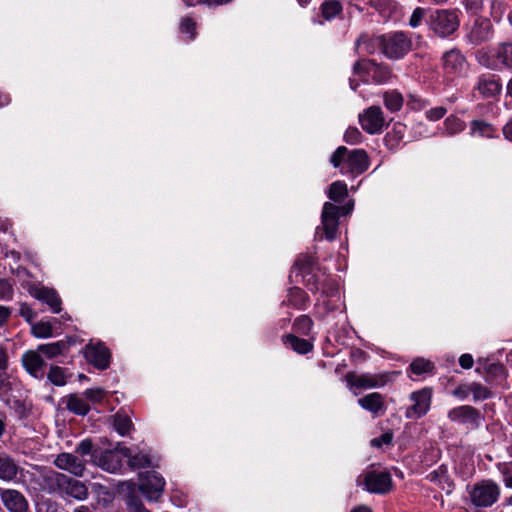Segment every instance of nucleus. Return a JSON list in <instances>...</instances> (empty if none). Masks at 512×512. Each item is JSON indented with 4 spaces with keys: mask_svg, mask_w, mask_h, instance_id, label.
I'll return each instance as SVG.
<instances>
[{
    "mask_svg": "<svg viewBox=\"0 0 512 512\" xmlns=\"http://www.w3.org/2000/svg\"><path fill=\"white\" fill-rule=\"evenodd\" d=\"M476 62L494 72H512V41H502L494 46L482 47L475 53Z\"/></svg>",
    "mask_w": 512,
    "mask_h": 512,
    "instance_id": "f257e3e1",
    "label": "nucleus"
},
{
    "mask_svg": "<svg viewBox=\"0 0 512 512\" xmlns=\"http://www.w3.org/2000/svg\"><path fill=\"white\" fill-rule=\"evenodd\" d=\"M335 168H340L344 175H360L369 167V158L365 150H348L345 146H339L330 158Z\"/></svg>",
    "mask_w": 512,
    "mask_h": 512,
    "instance_id": "f03ea898",
    "label": "nucleus"
},
{
    "mask_svg": "<svg viewBox=\"0 0 512 512\" xmlns=\"http://www.w3.org/2000/svg\"><path fill=\"white\" fill-rule=\"evenodd\" d=\"M380 51L390 60L404 58L412 49V40L403 31H393L377 37Z\"/></svg>",
    "mask_w": 512,
    "mask_h": 512,
    "instance_id": "7ed1b4c3",
    "label": "nucleus"
},
{
    "mask_svg": "<svg viewBox=\"0 0 512 512\" xmlns=\"http://www.w3.org/2000/svg\"><path fill=\"white\" fill-rule=\"evenodd\" d=\"M461 12L457 8L436 9L427 20L429 29L440 38H447L453 35L460 26Z\"/></svg>",
    "mask_w": 512,
    "mask_h": 512,
    "instance_id": "20e7f679",
    "label": "nucleus"
},
{
    "mask_svg": "<svg viewBox=\"0 0 512 512\" xmlns=\"http://www.w3.org/2000/svg\"><path fill=\"white\" fill-rule=\"evenodd\" d=\"M464 39L472 46H480L495 38V27L492 20L483 15H477L464 27Z\"/></svg>",
    "mask_w": 512,
    "mask_h": 512,
    "instance_id": "39448f33",
    "label": "nucleus"
},
{
    "mask_svg": "<svg viewBox=\"0 0 512 512\" xmlns=\"http://www.w3.org/2000/svg\"><path fill=\"white\" fill-rule=\"evenodd\" d=\"M45 479L52 491H58L77 500H85L88 497V490L83 482L63 473L51 472Z\"/></svg>",
    "mask_w": 512,
    "mask_h": 512,
    "instance_id": "423d86ee",
    "label": "nucleus"
},
{
    "mask_svg": "<svg viewBox=\"0 0 512 512\" xmlns=\"http://www.w3.org/2000/svg\"><path fill=\"white\" fill-rule=\"evenodd\" d=\"M353 204H346L344 206H336L331 202H325L321 214V229L324 232V236L327 240L332 241L336 237V233L339 226V218L341 215H347L351 212ZM320 227L317 228L316 235L321 239L319 235Z\"/></svg>",
    "mask_w": 512,
    "mask_h": 512,
    "instance_id": "0eeeda50",
    "label": "nucleus"
},
{
    "mask_svg": "<svg viewBox=\"0 0 512 512\" xmlns=\"http://www.w3.org/2000/svg\"><path fill=\"white\" fill-rule=\"evenodd\" d=\"M500 492V486L488 479L475 483L469 490V497L475 507L488 508L498 501Z\"/></svg>",
    "mask_w": 512,
    "mask_h": 512,
    "instance_id": "6e6552de",
    "label": "nucleus"
},
{
    "mask_svg": "<svg viewBox=\"0 0 512 512\" xmlns=\"http://www.w3.org/2000/svg\"><path fill=\"white\" fill-rule=\"evenodd\" d=\"M353 73L362 79L367 76L375 84H385L392 78V71L387 65L369 60L356 61L353 65Z\"/></svg>",
    "mask_w": 512,
    "mask_h": 512,
    "instance_id": "1a4fd4ad",
    "label": "nucleus"
},
{
    "mask_svg": "<svg viewBox=\"0 0 512 512\" xmlns=\"http://www.w3.org/2000/svg\"><path fill=\"white\" fill-rule=\"evenodd\" d=\"M123 447L118 445L115 449H100L93 454V464L109 473L119 472L125 459L122 453Z\"/></svg>",
    "mask_w": 512,
    "mask_h": 512,
    "instance_id": "9d476101",
    "label": "nucleus"
},
{
    "mask_svg": "<svg viewBox=\"0 0 512 512\" xmlns=\"http://www.w3.org/2000/svg\"><path fill=\"white\" fill-rule=\"evenodd\" d=\"M165 480L156 471L140 474L139 489L148 500H158L163 492Z\"/></svg>",
    "mask_w": 512,
    "mask_h": 512,
    "instance_id": "9b49d317",
    "label": "nucleus"
},
{
    "mask_svg": "<svg viewBox=\"0 0 512 512\" xmlns=\"http://www.w3.org/2000/svg\"><path fill=\"white\" fill-rule=\"evenodd\" d=\"M359 123L368 134H380L386 126L385 117L381 107L370 106L359 114Z\"/></svg>",
    "mask_w": 512,
    "mask_h": 512,
    "instance_id": "f8f14e48",
    "label": "nucleus"
},
{
    "mask_svg": "<svg viewBox=\"0 0 512 512\" xmlns=\"http://www.w3.org/2000/svg\"><path fill=\"white\" fill-rule=\"evenodd\" d=\"M447 417L452 422L468 425L471 428H478L483 420L479 410L469 405H462L449 410Z\"/></svg>",
    "mask_w": 512,
    "mask_h": 512,
    "instance_id": "ddd939ff",
    "label": "nucleus"
},
{
    "mask_svg": "<svg viewBox=\"0 0 512 512\" xmlns=\"http://www.w3.org/2000/svg\"><path fill=\"white\" fill-rule=\"evenodd\" d=\"M474 90L483 99L496 98L502 91L501 79L493 73H482L476 79Z\"/></svg>",
    "mask_w": 512,
    "mask_h": 512,
    "instance_id": "4468645a",
    "label": "nucleus"
},
{
    "mask_svg": "<svg viewBox=\"0 0 512 512\" xmlns=\"http://www.w3.org/2000/svg\"><path fill=\"white\" fill-rule=\"evenodd\" d=\"M431 398V390L427 388L412 392L410 399L413 402V405L407 408L405 412L406 418L419 419L424 416L430 409Z\"/></svg>",
    "mask_w": 512,
    "mask_h": 512,
    "instance_id": "2eb2a0df",
    "label": "nucleus"
},
{
    "mask_svg": "<svg viewBox=\"0 0 512 512\" xmlns=\"http://www.w3.org/2000/svg\"><path fill=\"white\" fill-rule=\"evenodd\" d=\"M86 360L99 370H105L110 365L111 354L103 343H89L85 347Z\"/></svg>",
    "mask_w": 512,
    "mask_h": 512,
    "instance_id": "dca6fc26",
    "label": "nucleus"
},
{
    "mask_svg": "<svg viewBox=\"0 0 512 512\" xmlns=\"http://www.w3.org/2000/svg\"><path fill=\"white\" fill-rule=\"evenodd\" d=\"M345 380L349 387L358 389H371L383 387L386 384V376L375 375L370 373L356 374L355 372H348L345 375Z\"/></svg>",
    "mask_w": 512,
    "mask_h": 512,
    "instance_id": "f3484780",
    "label": "nucleus"
},
{
    "mask_svg": "<svg viewBox=\"0 0 512 512\" xmlns=\"http://www.w3.org/2000/svg\"><path fill=\"white\" fill-rule=\"evenodd\" d=\"M391 475L384 471H369L364 475L365 489L371 493L383 494L390 490Z\"/></svg>",
    "mask_w": 512,
    "mask_h": 512,
    "instance_id": "a211bd4d",
    "label": "nucleus"
},
{
    "mask_svg": "<svg viewBox=\"0 0 512 512\" xmlns=\"http://www.w3.org/2000/svg\"><path fill=\"white\" fill-rule=\"evenodd\" d=\"M54 465L68 471L76 477H82L86 468V460L82 459L75 453H60L54 460Z\"/></svg>",
    "mask_w": 512,
    "mask_h": 512,
    "instance_id": "6ab92c4d",
    "label": "nucleus"
},
{
    "mask_svg": "<svg viewBox=\"0 0 512 512\" xmlns=\"http://www.w3.org/2000/svg\"><path fill=\"white\" fill-rule=\"evenodd\" d=\"M22 365L33 377L42 379L44 377L45 361L38 350H29L22 355Z\"/></svg>",
    "mask_w": 512,
    "mask_h": 512,
    "instance_id": "aec40b11",
    "label": "nucleus"
},
{
    "mask_svg": "<svg viewBox=\"0 0 512 512\" xmlns=\"http://www.w3.org/2000/svg\"><path fill=\"white\" fill-rule=\"evenodd\" d=\"M3 505L9 512H28L29 505L22 493L7 489L1 493Z\"/></svg>",
    "mask_w": 512,
    "mask_h": 512,
    "instance_id": "412c9836",
    "label": "nucleus"
},
{
    "mask_svg": "<svg viewBox=\"0 0 512 512\" xmlns=\"http://www.w3.org/2000/svg\"><path fill=\"white\" fill-rule=\"evenodd\" d=\"M31 295L42 303L47 304L53 313L61 311V298L54 289L37 286L30 290Z\"/></svg>",
    "mask_w": 512,
    "mask_h": 512,
    "instance_id": "4be33fe9",
    "label": "nucleus"
},
{
    "mask_svg": "<svg viewBox=\"0 0 512 512\" xmlns=\"http://www.w3.org/2000/svg\"><path fill=\"white\" fill-rule=\"evenodd\" d=\"M122 453L125 459H127L128 466L133 470L152 466L151 456L146 451L123 447Z\"/></svg>",
    "mask_w": 512,
    "mask_h": 512,
    "instance_id": "5701e85b",
    "label": "nucleus"
},
{
    "mask_svg": "<svg viewBox=\"0 0 512 512\" xmlns=\"http://www.w3.org/2000/svg\"><path fill=\"white\" fill-rule=\"evenodd\" d=\"M20 472V466L16 460L4 451H0V480L6 482L15 481Z\"/></svg>",
    "mask_w": 512,
    "mask_h": 512,
    "instance_id": "b1692460",
    "label": "nucleus"
},
{
    "mask_svg": "<svg viewBox=\"0 0 512 512\" xmlns=\"http://www.w3.org/2000/svg\"><path fill=\"white\" fill-rule=\"evenodd\" d=\"M358 404L374 416H378L385 412L384 397L378 392L369 393L358 399Z\"/></svg>",
    "mask_w": 512,
    "mask_h": 512,
    "instance_id": "393cba45",
    "label": "nucleus"
},
{
    "mask_svg": "<svg viewBox=\"0 0 512 512\" xmlns=\"http://www.w3.org/2000/svg\"><path fill=\"white\" fill-rule=\"evenodd\" d=\"M443 67L448 74L460 73L465 67V57L460 51L453 49L443 55Z\"/></svg>",
    "mask_w": 512,
    "mask_h": 512,
    "instance_id": "a878e982",
    "label": "nucleus"
},
{
    "mask_svg": "<svg viewBox=\"0 0 512 512\" xmlns=\"http://www.w3.org/2000/svg\"><path fill=\"white\" fill-rule=\"evenodd\" d=\"M283 304L293 306L299 310H304L309 304V296L303 289L293 287L289 289L287 299L283 301Z\"/></svg>",
    "mask_w": 512,
    "mask_h": 512,
    "instance_id": "bb28decb",
    "label": "nucleus"
},
{
    "mask_svg": "<svg viewBox=\"0 0 512 512\" xmlns=\"http://www.w3.org/2000/svg\"><path fill=\"white\" fill-rule=\"evenodd\" d=\"M69 349V344L63 340L41 344L38 345L37 350L40 352L42 357L52 360L62 354H64Z\"/></svg>",
    "mask_w": 512,
    "mask_h": 512,
    "instance_id": "cd10ccee",
    "label": "nucleus"
},
{
    "mask_svg": "<svg viewBox=\"0 0 512 512\" xmlns=\"http://www.w3.org/2000/svg\"><path fill=\"white\" fill-rule=\"evenodd\" d=\"M9 367V356L5 347L0 345V395L11 389L6 370Z\"/></svg>",
    "mask_w": 512,
    "mask_h": 512,
    "instance_id": "c85d7f7f",
    "label": "nucleus"
},
{
    "mask_svg": "<svg viewBox=\"0 0 512 512\" xmlns=\"http://www.w3.org/2000/svg\"><path fill=\"white\" fill-rule=\"evenodd\" d=\"M405 129V125L396 123L393 125L392 130L385 135L384 142L389 150H396L398 148L404 138Z\"/></svg>",
    "mask_w": 512,
    "mask_h": 512,
    "instance_id": "c756f323",
    "label": "nucleus"
},
{
    "mask_svg": "<svg viewBox=\"0 0 512 512\" xmlns=\"http://www.w3.org/2000/svg\"><path fill=\"white\" fill-rule=\"evenodd\" d=\"M283 341L286 346L291 347L299 354H307L313 349V345L310 341L299 338L293 334L283 336Z\"/></svg>",
    "mask_w": 512,
    "mask_h": 512,
    "instance_id": "7c9ffc66",
    "label": "nucleus"
},
{
    "mask_svg": "<svg viewBox=\"0 0 512 512\" xmlns=\"http://www.w3.org/2000/svg\"><path fill=\"white\" fill-rule=\"evenodd\" d=\"M385 107L391 112H398L403 107V95L396 89L388 90L383 94Z\"/></svg>",
    "mask_w": 512,
    "mask_h": 512,
    "instance_id": "2f4dec72",
    "label": "nucleus"
},
{
    "mask_svg": "<svg viewBox=\"0 0 512 512\" xmlns=\"http://www.w3.org/2000/svg\"><path fill=\"white\" fill-rule=\"evenodd\" d=\"M66 406L70 412L81 416L86 415L90 411L88 402L77 395H70Z\"/></svg>",
    "mask_w": 512,
    "mask_h": 512,
    "instance_id": "473e14b6",
    "label": "nucleus"
},
{
    "mask_svg": "<svg viewBox=\"0 0 512 512\" xmlns=\"http://www.w3.org/2000/svg\"><path fill=\"white\" fill-rule=\"evenodd\" d=\"M470 133L472 135L478 134L481 137L493 138L495 136V129L486 121L473 120L470 125Z\"/></svg>",
    "mask_w": 512,
    "mask_h": 512,
    "instance_id": "72a5a7b5",
    "label": "nucleus"
},
{
    "mask_svg": "<svg viewBox=\"0 0 512 512\" xmlns=\"http://www.w3.org/2000/svg\"><path fill=\"white\" fill-rule=\"evenodd\" d=\"M113 418H114L113 423H114L115 430L121 436L127 435L133 426L132 421L129 418V416L126 413L119 411L114 415Z\"/></svg>",
    "mask_w": 512,
    "mask_h": 512,
    "instance_id": "f704fd0d",
    "label": "nucleus"
},
{
    "mask_svg": "<svg viewBox=\"0 0 512 512\" xmlns=\"http://www.w3.org/2000/svg\"><path fill=\"white\" fill-rule=\"evenodd\" d=\"M322 16L332 20L342 12V4L338 0H327L321 4Z\"/></svg>",
    "mask_w": 512,
    "mask_h": 512,
    "instance_id": "c9c22d12",
    "label": "nucleus"
},
{
    "mask_svg": "<svg viewBox=\"0 0 512 512\" xmlns=\"http://www.w3.org/2000/svg\"><path fill=\"white\" fill-rule=\"evenodd\" d=\"M409 369L415 375H422L433 373L435 366L431 361L419 357L411 362Z\"/></svg>",
    "mask_w": 512,
    "mask_h": 512,
    "instance_id": "e433bc0d",
    "label": "nucleus"
},
{
    "mask_svg": "<svg viewBox=\"0 0 512 512\" xmlns=\"http://www.w3.org/2000/svg\"><path fill=\"white\" fill-rule=\"evenodd\" d=\"M507 10L505 0H491L489 5V14L492 22L500 23Z\"/></svg>",
    "mask_w": 512,
    "mask_h": 512,
    "instance_id": "4c0bfd02",
    "label": "nucleus"
},
{
    "mask_svg": "<svg viewBox=\"0 0 512 512\" xmlns=\"http://www.w3.org/2000/svg\"><path fill=\"white\" fill-rule=\"evenodd\" d=\"M347 185L343 181H336L329 187L328 197L335 201L341 202L347 196Z\"/></svg>",
    "mask_w": 512,
    "mask_h": 512,
    "instance_id": "58836bf2",
    "label": "nucleus"
},
{
    "mask_svg": "<svg viewBox=\"0 0 512 512\" xmlns=\"http://www.w3.org/2000/svg\"><path fill=\"white\" fill-rule=\"evenodd\" d=\"M315 265V258L311 255H300L294 263V268L303 276L310 274Z\"/></svg>",
    "mask_w": 512,
    "mask_h": 512,
    "instance_id": "ea45409f",
    "label": "nucleus"
},
{
    "mask_svg": "<svg viewBox=\"0 0 512 512\" xmlns=\"http://www.w3.org/2000/svg\"><path fill=\"white\" fill-rule=\"evenodd\" d=\"M32 334L36 338H49L53 336V326L48 321H39L32 325Z\"/></svg>",
    "mask_w": 512,
    "mask_h": 512,
    "instance_id": "a19ab883",
    "label": "nucleus"
},
{
    "mask_svg": "<svg viewBox=\"0 0 512 512\" xmlns=\"http://www.w3.org/2000/svg\"><path fill=\"white\" fill-rule=\"evenodd\" d=\"M445 131L448 135L453 136L465 129V123L458 117L449 116L444 121Z\"/></svg>",
    "mask_w": 512,
    "mask_h": 512,
    "instance_id": "79ce46f5",
    "label": "nucleus"
},
{
    "mask_svg": "<svg viewBox=\"0 0 512 512\" xmlns=\"http://www.w3.org/2000/svg\"><path fill=\"white\" fill-rule=\"evenodd\" d=\"M47 378L56 386H64L66 384L65 369L60 366H51Z\"/></svg>",
    "mask_w": 512,
    "mask_h": 512,
    "instance_id": "37998d69",
    "label": "nucleus"
},
{
    "mask_svg": "<svg viewBox=\"0 0 512 512\" xmlns=\"http://www.w3.org/2000/svg\"><path fill=\"white\" fill-rule=\"evenodd\" d=\"M99 450L100 449H94L93 448V443H92V441L90 439H83L82 441H80L77 444L74 453L76 455H78L79 457H81L82 459L85 456L90 455L91 456V460L93 461V454L96 453Z\"/></svg>",
    "mask_w": 512,
    "mask_h": 512,
    "instance_id": "c03bdc74",
    "label": "nucleus"
},
{
    "mask_svg": "<svg viewBox=\"0 0 512 512\" xmlns=\"http://www.w3.org/2000/svg\"><path fill=\"white\" fill-rule=\"evenodd\" d=\"M294 329L303 335H308L313 327V321L308 315H301L294 321Z\"/></svg>",
    "mask_w": 512,
    "mask_h": 512,
    "instance_id": "a18cd8bd",
    "label": "nucleus"
},
{
    "mask_svg": "<svg viewBox=\"0 0 512 512\" xmlns=\"http://www.w3.org/2000/svg\"><path fill=\"white\" fill-rule=\"evenodd\" d=\"M460 3L466 13L471 15H481L484 9V0H460Z\"/></svg>",
    "mask_w": 512,
    "mask_h": 512,
    "instance_id": "49530a36",
    "label": "nucleus"
},
{
    "mask_svg": "<svg viewBox=\"0 0 512 512\" xmlns=\"http://www.w3.org/2000/svg\"><path fill=\"white\" fill-rule=\"evenodd\" d=\"M470 390L474 401L485 400L491 397L490 390L480 383L473 382L470 384Z\"/></svg>",
    "mask_w": 512,
    "mask_h": 512,
    "instance_id": "de8ad7c7",
    "label": "nucleus"
},
{
    "mask_svg": "<svg viewBox=\"0 0 512 512\" xmlns=\"http://www.w3.org/2000/svg\"><path fill=\"white\" fill-rule=\"evenodd\" d=\"M337 292L338 285L336 281L328 276L323 277L320 293L325 297H333L337 294Z\"/></svg>",
    "mask_w": 512,
    "mask_h": 512,
    "instance_id": "09e8293b",
    "label": "nucleus"
},
{
    "mask_svg": "<svg viewBox=\"0 0 512 512\" xmlns=\"http://www.w3.org/2000/svg\"><path fill=\"white\" fill-rule=\"evenodd\" d=\"M497 469L502 476V480L507 488H512V465L511 463L501 462L497 464Z\"/></svg>",
    "mask_w": 512,
    "mask_h": 512,
    "instance_id": "8fccbe9b",
    "label": "nucleus"
},
{
    "mask_svg": "<svg viewBox=\"0 0 512 512\" xmlns=\"http://www.w3.org/2000/svg\"><path fill=\"white\" fill-rule=\"evenodd\" d=\"M10 408L15 413L16 417L20 420L26 418L29 415V408L26 403L22 400L15 399L11 402Z\"/></svg>",
    "mask_w": 512,
    "mask_h": 512,
    "instance_id": "3c124183",
    "label": "nucleus"
},
{
    "mask_svg": "<svg viewBox=\"0 0 512 512\" xmlns=\"http://www.w3.org/2000/svg\"><path fill=\"white\" fill-rule=\"evenodd\" d=\"M425 16H426V9L422 8V7H416L413 10V12L409 18V21H408L409 26L411 28L419 27L422 24Z\"/></svg>",
    "mask_w": 512,
    "mask_h": 512,
    "instance_id": "603ef678",
    "label": "nucleus"
},
{
    "mask_svg": "<svg viewBox=\"0 0 512 512\" xmlns=\"http://www.w3.org/2000/svg\"><path fill=\"white\" fill-rule=\"evenodd\" d=\"M447 468L444 465L439 466L436 470L431 471L427 476V480L433 482L437 485L441 483L442 480L447 481Z\"/></svg>",
    "mask_w": 512,
    "mask_h": 512,
    "instance_id": "864d4df0",
    "label": "nucleus"
},
{
    "mask_svg": "<svg viewBox=\"0 0 512 512\" xmlns=\"http://www.w3.org/2000/svg\"><path fill=\"white\" fill-rule=\"evenodd\" d=\"M14 296V289L6 279H0V301H11Z\"/></svg>",
    "mask_w": 512,
    "mask_h": 512,
    "instance_id": "5fc2aeb1",
    "label": "nucleus"
},
{
    "mask_svg": "<svg viewBox=\"0 0 512 512\" xmlns=\"http://www.w3.org/2000/svg\"><path fill=\"white\" fill-rule=\"evenodd\" d=\"M344 141L350 145L358 144L362 141V133L356 127H348L344 133Z\"/></svg>",
    "mask_w": 512,
    "mask_h": 512,
    "instance_id": "6e6d98bb",
    "label": "nucleus"
},
{
    "mask_svg": "<svg viewBox=\"0 0 512 512\" xmlns=\"http://www.w3.org/2000/svg\"><path fill=\"white\" fill-rule=\"evenodd\" d=\"M323 277L325 276H318L316 274L310 275L306 280V287L308 288V290L314 294L320 293L321 286L323 283Z\"/></svg>",
    "mask_w": 512,
    "mask_h": 512,
    "instance_id": "4d7b16f0",
    "label": "nucleus"
},
{
    "mask_svg": "<svg viewBox=\"0 0 512 512\" xmlns=\"http://www.w3.org/2000/svg\"><path fill=\"white\" fill-rule=\"evenodd\" d=\"M195 25L191 18H183L180 23V31L189 34V38L193 39L195 36Z\"/></svg>",
    "mask_w": 512,
    "mask_h": 512,
    "instance_id": "13d9d810",
    "label": "nucleus"
},
{
    "mask_svg": "<svg viewBox=\"0 0 512 512\" xmlns=\"http://www.w3.org/2000/svg\"><path fill=\"white\" fill-rule=\"evenodd\" d=\"M85 396L92 402H101L105 396V390L102 388H91L84 392Z\"/></svg>",
    "mask_w": 512,
    "mask_h": 512,
    "instance_id": "bf43d9fd",
    "label": "nucleus"
},
{
    "mask_svg": "<svg viewBox=\"0 0 512 512\" xmlns=\"http://www.w3.org/2000/svg\"><path fill=\"white\" fill-rule=\"evenodd\" d=\"M447 109L443 106L431 108L425 112L426 117L431 121H437L445 116Z\"/></svg>",
    "mask_w": 512,
    "mask_h": 512,
    "instance_id": "052dcab7",
    "label": "nucleus"
},
{
    "mask_svg": "<svg viewBox=\"0 0 512 512\" xmlns=\"http://www.w3.org/2000/svg\"><path fill=\"white\" fill-rule=\"evenodd\" d=\"M393 434L391 432H385L381 436L373 438L371 440V446L380 448L383 445H389L392 442Z\"/></svg>",
    "mask_w": 512,
    "mask_h": 512,
    "instance_id": "680f3d73",
    "label": "nucleus"
},
{
    "mask_svg": "<svg viewBox=\"0 0 512 512\" xmlns=\"http://www.w3.org/2000/svg\"><path fill=\"white\" fill-rule=\"evenodd\" d=\"M19 314L27 322H31L33 319L36 318V313L27 303H22L20 305Z\"/></svg>",
    "mask_w": 512,
    "mask_h": 512,
    "instance_id": "e2e57ef3",
    "label": "nucleus"
},
{
    "mask_svg": "<svg viewBox=\"0 0 512 512\" xmlns=\"http://www.w3.org/2000/svg\"><path fill=\"white\" fill-rule=\"evenodd\" d=\"M470 393V384H460L452 391V395L459 398L460 400L466 399Z\"/></svg>",
    "mask_w": 512,
    "mask_h": 512,
    "instance_id": "0e129e2a",
    "label": "nucleus"
},
{
    "mask_svg": "<svg viewBox=\"0 0 512 512\" xmlns=\"http://www.w3.org/2000/svg\"><path fill=\"white\" fill-rule=\"evenodd\" d=\"M129 512H150L142 504V502L134 497H131L127 503Z\"/></svg>",
    "mask_w": 512,
    "mask_h": 512,
    "instance_id": "69168bd1",
    "label": "nucleus"
},
{
    "mask_svg": "<svg viewBox=\"0 0 512 512\" xmlns=\"http://www.w3.org/2000/svg\"><path fill=\"white\" fill-rule=\"evenodd\" d=\"M473 363V357L470 354H463L459 358V364L464 369H470Z\"/></svg>",
    "mask_w": 512,
    "mask_h": 512,
    "instance_id": "338daca9",
    "label": "nucleus"
},
{
    "mask_svg": "<svg viewBox=\"0 0 512 512\" xmlns=\"http://www.w3.org/2000/svg\"><path fill=\"white\" fill-rule=\"evenodd\" d=\"M502 132L505 139L512 142V118L503 126Z\"/></svg>",
    "mask_w": 512,
    "mask_h": 512,
    "instance_id": "774afa93",
    "label": "nucleus"
}]
</instances>
